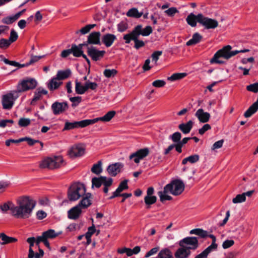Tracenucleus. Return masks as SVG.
I'll return each instance as SVG.
<instances>
[{
	"instance_id": "nucleus-1",
	"label": "nucleus",
	"mask_w": 258,
	"mask_h": 258,
	"mask_svg": "<svg viewBox=\"0 0 258 258\" xmlns=\"http://www.w3.org/2000/svg\"><path fill=\"white\" fill-rule=\"evenodd\" d=\"M115 111H110L102 117H97L91 119H84L79 121L70 122L66 121L63 131L71 130L77 128H83L89 125L94 124L99 121L108 122L115 115Z\"/></svg>"
},
{
	"instance_id": "nucleus-2",
	"label": "nucleus",
	"mask_w": 258,
	"mask_h": 258,
	"mask_svg": "<svg viewBox=\"0 0 258 258\" xmlns=\"http://www.w3.org/2000/svg\"><path fill=\"white\" fill-rule=\"evenodd\" d=\"M184 189V184L183 182L180 180H175L165 185L163 190L158 191V195L161 202H163L172 199V197L168 194L177 196L181 194Z\"/></svg>"
},
{
	"instance_id": "nucleus-3",
	"label": "nucleus",
	"mask_w": 258,
	"mask_h": 258,
	"mask_svg": "<svg viewBox=\"0 0 258 258\" xmlns=\"http://www.w3.org/2000/svg\"><path fill=\"white\" fill-rule=\"evenodd\" d=\"M36 203V201L29 197L20 198L17 206V218L26 219L30 217Z\"/></svg>"
},
{
	"instance_id": "nucleus-4",
	"label": "nucleus",
	"mask_w": 258,
	"mask_h": 258,
	"mask_svg": "<svg viewBox=\"0 0 258 258\" xmlns=\"http://www.w3.org/2000/svg\"><path fill=\"white\" fill-rule=\"evenodd\" d=\"M231 49L232 47L230 45H227L219 50L211 59V63L222 64L224 63V61L223 60V58L228 59L239 53H244L249 51L247 49L231 51Z\"/></svg>"
},
{
	"instance_id": "nucleus-5",
	"label": "nucleus",
	"mask_w": 258,
	"mask_h": 258,
	"mask_svg": "<svg viewBox=\"0 0 258 258\" xmlns=\"http://www.w3.org/2000/svg\"><path fill=\"white\" fill-rule=\"evenodd\" d=\"M86 192L84 185L80 182L74 183L70 187L68 197L70 201H75L83 196Z\"/></svg>"
},
{
	"instance_id": "nucleus-6",
	"label": "nucleus",
	"mask_w": 258,
	"mask_h": 258,
	"mask_svg": "<svg viewBox=\"0 0 258 258\" xmlns=\"http://www.w3.org/2000/svg\"><path fill=\"white\" fill-rule=\"evenodd\" d=\"M63 160L61 156H54L47 157L43 160L40 163L41 168H47L54 169L60 167L63 164Z\"/></svg>"
},
{
	"instance_id": "nucleus-7",
	"label": "nucleus",
	"mask_w": 258,
	"mask_h": 258,
	"mask_svg": "<svg viewBox=\"0 0 258 258\" xmlns=\"http://www.w3.org/2000/svg\"><path fill=\"white\" fill-rule=\"evenodd\" d=\"M189 234L198 235L201 238H205L208 236L210 237L212 239V243L210 245L207 247L206 249L211 251L212 252L217 250L218 245L216 243V238L214 235H208L207 231L200 228H196L191 230L189 231Z\"/></svg>"
},
{
	"instance_id": "nucleus-8",
	"label": "nucleus",
	"mask_w": 258,
	"mask_h": 258,
	"mask_svg": "<svg viewBox=\"0 0 258 258\" xmlns=\"http://www.w3.org/2000/svg\"><path fill=\"white\" fill-rule=\"evenodd\" d=\"M113 182V180L110 177L101 176L99 177H94L92 179V187L98 188L102 184L104 186L103 192L107 194L109 190V187L111 186Z\"/></svg>"
},
{
	"instance_id": "nucleus-9",
	"label": "nucleus",
	"mask_w": 258,
	"mask_h": 258,
	"mask_svg": "<svg viewBox=\"0 0 258 258\" xmlns=\"http://www.w3.org/2000/svg\"><path fill=\"white\" fill-rule=\"evenodd\" d=\"M179 245V246H183L191 252L199 247V243L197 237L188 236L180 240Z\"/></svg>"
},
{
	"instance_id": "nucleus-10",
	"label": "nucleus",
	"mask_w": 258,
	"mask_h": 258,
	"mask_svg": "<svg viewBox=\"0 0 258 258\" xmlns=\"http://www.w3.org/2000/svg\"><path fill=\"white\" fill-rule=\"evenodd\" d=\"M37 85V81L32 78H28L21 81L17 85V93L34 89Z\"/></svg>"
},
{
	"instance_id": "nucleus-11",
	"label": "nucleus",
	"mask_w": 258,
	"mask_h": 258,
	"mask_svg": "<svg viewBox=\"0 0 258 258\" xmlns=\"http://www.w3.org/2000/svg\"><path fill=\"white\" fill-rule=\"evenodd\" d=\"M149 153L150 151L148 148L141 149L131 154L129 158L131 160H133L135 163L139 164L141 160L149 155Z\"/></svg>"
},
{
	"instance_id": "nucleus-12",
	"label": "nucleus",
	"mask_w": 258,
	"mask_h": 258,
	"mask_svg": "<svg viewBox=\"0 0 258 258\" xmlns=\"http://www.w3.org/2000/svg\"><path fill=\"white\" fill-rule=\"evenodd\" d=\"M199 23L207 29H215L218 25L217 20L205 17L203 14L199 16Z\"/></svg>"
},
{
	"instance_id": "nucleus-13",
	"label": "nucleus",
	"mask_w": 258,
	"mask_h": 258,
	"mask_svg": "<svg viewBox=\"0 0 258 258\" xmlns=\"http://www.w3.org/2000/svg\"><path fill=\"white\" fill-rule=\"evenodd\" d=\"M85 153V146L82 144L73 146L69 151V155L72 158L82 156Z\"/></svg>"
},
{
	"instance_id": "nucleus-14",
	"label": "nucleus",
	"mask_w": 258,
	"mask_h": 258,
	"mask_svg": "<svg viewBox=\"0 0 258 258\" xmlns=\"http://www.w3.org/2000/svg\"><path fill=\"white\" fill-rule=\"evenodd\" d=\"M51 109L54 115L62 113L68 108V105L66 102H59L56 101L51 105Z\"/></svg>"
},
{
	"instance_id": "nucleus-15",
	"label": "nucleus",
	"mask_w": 258,
	"mask_h": 258,
	"mask_svg": "<svg viewBox=\"0 0 258 258\" xmlns=\"http://www.w3.org/2000/svg\"><path fill=\"white\" fill-rule=\"evenodd\" d=\"M3 107L5 109H11L14 102V95L12 93H8L2 97Z\"/></svg>"
},
{
	"instance_id": "nucleus-16",
	"label": "nucleus",
	"mask_w": 258,
	"mask_h": 258,
	"mask_svg": "<svg viewBox=\"0 0 258 258\" xmlns=\"http://www.w3.org/2000/svg\"><path fill=\"white\" fill-rule=\"evenodd\" d=\"M0 209L3 213H7L8 211L9 213L15 216H16V206L10 201H8L0 205Z\"/></svg>"
},
{
	"instance_id": "nucleus-17",
	"label": "nucleus",
	"mask_w": 258,
	"mask_h": 258,
	"mask_svg": "<svg viewBox=\"0 0 258 258\" xmlns=\"http://www.w3.org/2000/svg\"><path fill=\"white\" fill-rule=\"evenodd\" d=\"M87 52L92 59L95 61L101 59L105 53L104 50H99L93 46L88 48Z\"/></svg>"
},
{
	"instance_id": "nucleus-18",
	"label": "nucleus",
	"mask_w": 258,
	"mask_h": 258,
	"mask_svg": "<svg viewBox=\"0 0 258 258\" xmlns=\"http://www.w3.org/2000/svg\"><path fill=\"white\" fill-rule=\"evenodd\" d=\"M16 40V32L13 29L11 31L9 39L2 38L0 40V48L2 49L8 48L10 44Z\"/></svg>"
},
{
	"instance_id": "nucleus-19",
	"label": "nucleus",
	"mask_w": 258,
	"mask_h": 258,
	"mask_svg": "<svg viewBox=\"0 0 258 258\" xmlns=\"http://www.w3.org/2000/svg\"><path fill=\"white\" fill-rule=\"evenodd\" d=\"M116 39V36L114 34L106 33L102 36L101 42L106 47H109Z\"/></svg>"
},
{
	"instance_id": "nucleus-20",
	"label": "nucleus",
	"mask_w": 258,
	"mask_h": 258,
	"mask_svg": "<svg viewBox=\"0 0 258 258\" xmlns=\"http://www.w3.org/2000/svg\"><path fill=\"white\" fill-rule=\"evenodd\" d=\"M47 93V91L43 88L39 87L37 88L36 90L35 91L33 98L31 101V105H35L36 102L38 100L41 99L42 96L44 95H46Z\"/></svg>"
},
{
	"instance_id": "nucleus-21",
	"label": "nucleus",
	"mask_w": 258,
	"mask_h": 258,
	"mask_svg": "<svg viewBox=\"0 0 258 258\" xmlns=\"http://www.w3.org/2000/svg\"><path fill=\"white\" fill-rule=\"evenodd\" d=\"M123 167V165L120 163H115L109 165L107 169L108 174L115 176L120 172L121 169Z\"/></svg>"
},
{
	"instance_id": "nucleus-22",
	"label": "nucleus",
	"mask_w": 258,
	"mask_h": 258,
	"mask_svg": "<svg viewBox=\"0 0 258 258\" xmlns=\"http://www.w3.org/2000/svg\"><path fill=\"white\" fill-rule=\"evenodd\" d=\"M83 198L78 204L82 209H86L92 204V195L90 193H85Z\"/></svg>"
},
{
	"instance_id": "nucleus-23",
	"label": "nucleus",
	"mask_w": 258,
	"mask_h": 258,
	"mask_svg": "<svg viewBox=\"0 0 258 258\" xmlns=\"http://www.w3.org/2000/svg\"><path fill=\"white\" fill-rule=\"evenodd\" d=\"M82 211V209L77 205L68 211V218L70 219L76 220L80 216Z\"/></svg>"
},
{
	"instance_id": "nucleus-24",
	"label": "nucleus",
	"mask_w": 258,
	"mask_h": 258,
	"mask_svg": "<svg viewBox=\"0 0 258 258\" xmlns=\"http://www.w3.org/2000/svg\"><path fill=\"white\" fill-rule=\"evenodd\" d=\"M195 116L202 123H206L209 120L210 114L207 112H205L202 108L198 109L195 113Z\"/></svg>"
},
{
	"instance_id": "nucleus-25",
	"label": "nucleus",
	"mask_w": 258,
	"mask_h": 258,
	"mask_svg": "<svg viewBox=\"0 0 258 258\" xmlns=\"http://www.w3.org/2000/svg\"><path fill=\"white\" fill-rule=\"evenodd\" d=\"M100 35L99 32H93L88 37V43L92 44L100 45Z\"/></svg>"
},
{
	"instance_id": "nucleus-26",
	"label": "nucleus",
	"mask_w": 258,
	"mask_h": 258,
	"mask_svg": "<svg viewBox=\"0 0 258 258\" xmlns=\"http://www.w3.org/2000/svg\"><path fill=\"white\" fill-rule=\"evenodd\" d=\"M62 84V82L55 76L49 80L47 86L49 90L53 91L58 89Z\"/></svg>"
},
{
	"instance_id": "nucleus-27",
	"label": "nucleus",
	"mask_w": 258,
	"mask_h": 258,
	"mask_svg": "<svg viewBox=\"0 0 258 258\" xmlns=\"http://www.w3.org/2000/svg\"><path fill=\"white\" fill-rule=\"evenodd\" d=\"M191 252L183 246H180L174 253L176 258H188Z\"/></svg>"
},
{
	"instance_id": "nucleus-28",
	"label": "nucleus",
	"mask_w": 258,
	"mask_h": 258,
	"mask_svg": "<svg viewBox=\"0 0 258 258\" xmlns=\"http://www.w3.org/2000/svg\"><path fill=\"white\" fill-rule=\"evenodd\" d=\"M202 15V14H199L197 15H195L193 13H190L188 15L186 19V21L187 24L190 26L194 27L197 25V23H199V16Z\"/></svg>"
},
{
	"instance_id": "nucleus-29",
	"label": "nucleus",
	"mask_w": 258,
	"mask_h": 258,
	"mask_svg": "<svg viewBox=\"0 0 258 258\" xmlns=\"http://www.w3.org/2000/svg\"><path fill=\"white\" fill-rule=\"evenodd\" d=\"M194 122L189 120L185 123H181L179 125L178 128L184 134L189 133L192 127Z\"/></svg>"
},
{
	"instance_id": "nucleus-30",
	"label": "nucleus",
	"mask_w": 258,
	"mask_h": 258,
	"mask_svg": "<svg viewBox=\"0 0 258 258\" xmlns=\"http://www.w3.org/2000/svg\"><path fill=\"white\" fill-rule=\"evenodd\" d=\"M83 44H80L78 45H76L75 44H73L71 47V51H72V53L75 57H80L81 56L83 53L82 50V47L83 46Z\"/></svg>"
},
{
	"instance_id": "nucleus-31",
	"label": "nucleus",
	"mask_w": 258,
	"mask_h": 258,
	"mask_svg": "<svg viewBox=\"0 0 258 258\" xmlns=\"http://www.w3.org/2000/svg\"><path fill=\"white\" fill-rule=\"evenodd\" d=\"M202 39V35L198 33H196L194 34L192 38L186 42V44L187 46L195 45L199 43L201 41Z\"/></svg>"
},
{
	"instance_id": "nucleus-32",
	"label": "nucleus",
	"mask_w": 258,
	"mask_h": 258,
	"mask_svg": "<svg viewBox=\"0 0 258 258\" xmlns=\"http://www.w3.org/2000/svg\"><path fill=\"white\" fill-rule=\"evenodd\" d=\"M200 159V156L198 154H194L184 158L182 161V164L185 165L188 162L194 164L197 162Z\"/></svg>"
},
{
	"instance_id": "nucleus-33",
	"label": "nucleus",
	"mask_w": 258,
	"mask_h": 258,
	"mask_svg": "<svg viewBox=\"0 0 258 258\" xmlns=\"http://www.w3.org/2000/svg\"><path fill=\"white\" fill-rule=\"evenodd\" d=\"M96 231L94 225L88 228V231L85 233V237L87 239V244H89L91 242V236Z\"/></svg>"
},
{
	"instance_id": "nucleus-34",
	"label": "nucleus",
	"mask_w": 258,
	"mask_h": 258,
	"mask_svg": "<svg viewBox=\"0 0 258 258\" xmlns=\"http://www.w3.org/2000/svg\"><path fill=\"white\" fill-rule=\"evenodd\" d=\"M0 238H2L3 241L2 242H1V244L2 245L13 243L16 241V238L8 236L4 233H0Z\"/></svg>"
},
{
	"instance_id": "nucleus-35",
	"label": "nucleus",
	"mask_w": 258,
	"mask_h": 258,
	"mask_svg": "<svg viewBox=\"0 0 258 258\" xmlns=\"http://www.w3.org/2000/svg\"><path fill=\"white\" fill-rule=\"evenodd\" d=\"M258 110V105L257 103H253L251 105L248 109L245 112L244 116L247 118L251 116L253 114L256 112Z\"/></svg>"
},
{
	"instance_id": "nucleus-36",
	"label": "nucleus",
	"mask_w": 258,
	"mask_h": 258,
	"mask_svg": "<svg viewBox=\"0 0 258 258\" xmlns=\"http://www.w3.org/2000/svg\"><path fill=\"white\" fill-rule=\"evenodd\" d=\"M71 72L68 69L64 71H58L55 76L60 81L68 78L71 75Z\"/></svg>"
},
{
	"instance_id": "nucleus-37",
	"label": "nucleus",
	"mask_w": 258,
	"mask_h": 258,
	"mask_svg": "<svg viewBox=\"0 0 258 258\" xmlns=\"http://www.w3.org/2000/svg\"><path fill=\"white\" fill-rule=\"evenodd\" d=\"M143 15L142 12H139L137 8H132L126 13V16L130 17L139 18Z\"/></svg>"
},
{
	"instance_id": "nucleus-38",
	"label": "nucleus",
	"mask_w": 258,
	"mask_h": 258,
	"mask_svg": "<svg viewBox=\"0 0 258 258\" xmlns=\"http://www.w3.org/2000/svg\"><path fill=\"white\" fill-rule=\"evenodd\" d=\"M75 91L77 94L82 95L86 92L85 84L82 85V84L78 80L75 81Z\"/></svg>"
},
{
	"instance_id": "nucleus-39",
	"label": "nucleus",
	"mask_w": 258,
	"mask_h": 258,
	"mask_svg": "<svg viewBox=\"0 0 258 258\" xmlns=\"http://www.w3.org/2000/svg\"><path fill=\"white\" fill-rule=\"evenodd\" d=\"M60 233H56L53 229H49L42 233L45 239H53L57 237Z\"/></svg>"
},
{
	"instance_id": "nucleus-40",
	"label": "nucleus",
	"mask_w": 258,
	"mask_h": 258,
	"mask_svg": "<svg viewBox=\"0 0 258 258\" xmlns=\"http://www.w3.org/2000/svg\"><path fill=\"white\" fill-rule=\"evenodd\" d=\"M132 38V40L138 39L140 35H141V25L137 26L131 32L129 33Z\"/></svg>"
},
{
	"instance_id": "nucleus-41",
	"label": "nucleus",
	"mask_w": 258,
	"mask_h": 258,
	"mask_svg": "<svg viewBox=\"0 0 258 258\" xmlns=\"http://www.w3.org/2000/svg\"><path fill=\"white\" fill-rule=\"evenodd\" d=\"M91 171L96 174H99L102 172V162L99 161L96 164L93 165L91 168Z\"/></svg>"
},
{
	"instance_id": "nucleus-42",
	"label": "nucleus",
	"mask_w": 258,
	"mask_h": 258,
	"mask_svg": "<svg viewBox=\"0 0 258 258\" xmlns=\"http://www.w3.org/2000/svg\"><path fill=\"white\" fill-rule=\"evenodd\" d=\"M157 197L156 196H145L144 201L147 208H149L150 206L154 204L156 202Z\"/></svg>"
},
{
	"instance_id": "nucleus-43",
	"label": "nucleus",
	"mask_w": 258,
	"mask_h": 258,
	"mask_svg": "<svg viewBox=\"0 0 258 258\" xmlns=\"http://www.w3.org/2000/svg\"><path fill=\"white\" fill-rule=\"evenodd\" d=\"M186 76L185 73H175L168 78V80L171 81H174L183 78Z\"/></svg>"
},
{
	"instance_id": "nucleus-44",
	"label": "nucleus",
	"mask_w": 258,
	"mask_h": 258,
	"mask_svg": "<svg viewBox=\"0 0 258 258\" xmlns=\"http://www.w3.org/2000/svg\"><path fill=\"white\" fill-rule=\"evenodd\" d=\"M84 84L86 87V91L89 89L95 90L98 87V84L96 83L92 82L89 80L86 81Z\"/></svg>"
},
{
	"instance_id": "nucleus-45",
	"label": "nucleus",
	"mask_w": 258,
	"mask_h": 258,
	"mask_svg": "<svg viewBox=\"0 0 258 258\" xmlns=\"http://www.w3.org/2000/svg\"><path fill=\"white\" fill-rule=\"evenodd\" d=\"M246 200V198L244 197V195L242 194L237 195L235 198H233L232 200V202L234 204H238L241 203L245 202Z\"/></svg>"
},
{
	"instance_id": "nucleus-46",
	"label": "nucleus",
	"mask_w": 258,
	"mask_h": 258,
	"mask_svg": "<svg viewBox=\"0 0 258 258\" xmlns=\"http://www.w3.org/2000/svg\"><path fill=\"white\" fill-rule=\"evenodd\" d=\"M16 21V14L10 17H7L2 19V21L3 23L6 24H11Z\"/></svg>"
},
{
	"instance_id": "nucleus-47",
	"label": "nucleus",
	"mask_w": 258,
	"mask_h": 258,
	"mask_svg": "<svg viewBox=\"0 0 258 258\" xmlns=\"http://www.w3.org/2000/svg\"><path fill=\"white\" fill-rule=\"evenodd\" d=\"M128 28V25L126 23L121 22L117 25V30L119 32H123Z\"/></svg>"
},
{
	"instance_id": "nucleus-48",
	"label": "nucleus",
	"mask_w": 258,
	"mask_h": 258,
	"mask_svg": "<svg viewBox=\"0 0 258 258\" xmlns=\"http://www.w3.org/2000/svg\"><path fill=\"white\" fill-rule=\"evenodd\" d=\"M117 74V71L115 69H105L103 74L107 78L114 77Z\"/></svg>"
},
{
	"instance_id": "nucleus-49",
	"label": "nucleus",
	"mask_w": 258,
	"mask_h": 258,
	"mask_svg": "<svg viewBox=\"0 0 258 258\" xmlns=\"http://www.w3.org/2000/svg\"><path fill=\"white\" fill-rule=\"evenodd\" d=\"M181 138V135L179 132H178L174 133L169 137V138L171 139L172 141L175 143H179Z\"/></svg>"
},
{
	"instance_id": "nucleus-50",
	"label": "nucleus",
	"mask_w": 258,
	"mask_h": 258,
	"mask_svg": "<svg viewBox=\"0 0 258 258\" xmlns=\"http://www.w3.org/2000/svg\"><path fill=\"white\" fill-rule=\"evenodd\" d=\"M127 180H125L122 182H121L118 186V187L116 189L117 192H119L120 194L123 190L127 189Z\"/></svg>"
},
{
	"instance_id": "nucleus-51",
	"label": "nucleus",
	"mask_w": 258,
	"mask_h": 258,
	"mask_svg": "<svg viewBox=\"0 0 258 258\" xmlns=\"http://www.w3.org/2000/svg\"><path fill=\"white\" fill-rule=\"evenodd\" d=\"M141 34L142 36H147L149 35L152 32V29L151 26H148L144 29H142V26H141Z\"/></svg>"
},
{
	"instance_id": "nucleus-52",
	"label": "nucleus",
	"mask_w": 258,
	"mask_h": 258,
	"mask_svg": "<svg viewBox=\"0 0 258 258\" xmlns=\"http://www.w3.org/2000/svg\"><path fill=\"white\" fill-rule=\"evenodd\" d=\"M31 123V120L29 118H21L19 120V125L22 127L28 126Z\"/></svg>"
},
{
	"instance_id": "nucleus-53",
	"label": "nucleus",
	"mask_w": 258,
	"mask_h": 258,
	"mask_svg": "<svg viewBox=\"0 0 258 258\" xmlns=\"http://www.w3.org/2000/svg\"><path fill=\"white\" fill-rule=\"evenodd\" d=\"M159 247L158 246L152 248L145 254L144 257L148 258V257L155 254L159 251Z\"/></svg>"
},
{
	"instance_id": "nucleus-54",
	"label": "nucleus",
	"mask_w": 258,
	"mask_h": 258,
	"mask_svg": "<svg viewBox=\"0 0 258 258\" xmlns=\"http://www.w3.org/2000/svg\"><path fill=\"white\" fill-rule=\"evenodd\" d=\"M96 26L95 24H89L83 27L80 30V32L83 34H85L89 32L90 30L93 29Z\"/></svg>"
},
{
	"instance_id": "nucleus-55",
	"label": "nucleus",
	"mask_w": 258,
	"mask_h": 258,
	"mask_svg": "<svg viewBox=\"0 0 258 258\" xmlns=\"http://www.w3.org/2000/svg\"><path fill=\"white\" fill-rule=\"evenodd\" d=\"M246 89L250 92L256 93L258 92V83H255L247 86Z\"/></svg>"
},
{
	"instance_id": "nucleus-56",
	"label": "nucleus",
	"mask_w": 258,
	"mask_h": 258,
	"mask_svg": "<svg viewBox=\"0 0 258 258\" xmlns=\"http://www.w3.org/2000/svg\"><path fill=\"white\" fill-rule=\"evenodd\" d=\"M70 100L73 103L72 106H76L81 102L82 97L81 96L73 97H71Z\"/></svg>"
},
{
	"instance_id": "nucleus-57",
	"label": "nucleus",
	"mask_w": 258,
	"mask_h": 258,
	"mask_svg": "<svg viewBox=\"0 0 258 258\" xmlns=\"http://www.w3.org/2000/svg\"><path fill=\"white\" fill-rule=\"evenodd\" d=\"M234 244V241L232 239L225 240L222 244V247L227 249L232 246Z\"/></svg>"
},
{
	"instance_id": "nucleus-58",
	"label": "nucleus",
	"mask_w": 258,
	"mask_h": 258,
	"mask_svg": "<svg viewBox=\"0 0 258 258\" xmlns=\"http://www.w3.org/2000/svg\"><path fill=\"white\" fill-rule=\"evenodd\" d=\"M212 252L211 251L205 249L204 251H203L200 254L197 255L195 258H207L208 255Z\"/></svg>"
},
{
	"instance_id": "nucleus-59",
	"label": "nucleus",
	"mask_w": 258,
	"mask_h": 258,
	"mask_svg": "<svg viewBox=\"0 0 258 258\" xmlns=\"http://www.w3.org/2000/svg\"><path fill=\"white\" fill-rule=\"evenodd\" d=\"M178 11L176 8L171 7L165 11V13L170 17L173 16L176 13H178Z\"/></svg>"
},
{
	"instance_id": "nucleus-60",
	"label": "nucleus",
	"mask_w": 258,
	"mask_h": 258,
	"mask_svg": "<svg viewBox=\"0 0 258 258\" xmlns=\"http://www.w3.org/2000/svg\"><path fill=\"white\" fill-rule=\"evenodd\" d=\"M162 54V51H156L153 52V53L151 55V57L152 58V61H154L155 63H156L157 60L159 59V57Z\"/></svg>"
},
{
	"instance_id": "nucleus-61",
	"label": "nucleus",
	"mask_w": 258,
	"mask_h": 258,
	"mask_svg": "<svg viewBox=\"0 0 258 258\" xmlns=\"http://www.w3.org/2000/svg\"><path fill=\"white\" fill-rule=\"evenodd\" d=\"M165 84V82L161 80H156L152 83L153 86L157 88L163 87Z\"/></svg>"
},
{
	"instance_id": "nucleus-62",
	"label": "nucleus",
	"mask_w": 258,
	"mask_h": 258,
	"mask_svg": "<svg viewBox=\"0 0 258 258\" xmlns=\"http://www.w3.org/2000/svg\"><path fill=\"white\" fill-rule=\"evenodd\" d=\"M14 121L12 119H3L0 120V127H6L9 123L13 124Z\"/></svg>"
},
{
	"instance_id": "nucleus-63",
	"label": "nucleus",
	"mask_w": 258,
	"mask_h": 258,
	"mask_svg": "<svg viewBox=\"0 0 258 258\" xmlns=\"http://www.w3.org/2000/svg\"><path fill=\"white\" fill-rule=\"evenodd\" d=\"M134 41L135 42L134 47L137 49H139L140 48L143 47L145 45V42L142 40L137 39Z\"/></svg>"
},
{
	"instance_id": "nucleus-64",
	"label": "nucleus",
	"mask_w": 258,
	"mask_h": 258,
	"mask_svg": "<svg viewBox=\"0 0 258 258\" xmlns=\"http://www.w3.org/2000/svg\"><path fill=\"white\" fill-rule=\"evenodd\" d=\"M47 216V214L44 211L39 210L36 213L37 218L39 220H42Z\"/></svg>"
}]
</instances>
